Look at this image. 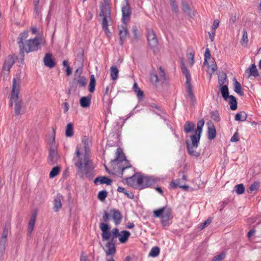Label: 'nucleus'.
Returning <instances> with one entry per match:
<instances>
[{"label": "nucleus", "instance_id": "obj_1", "mask_svg": "<svg viewBox=\"0 0 261 261\" xmlns=\"http://www.w3.org/2000/svg\"><path fill=\"white\" fill-rule=\"evenodd\" d=\"M73 161L82 174L84 172L86 177L89 178L93 177L95 173L93 163L86 153L83 154L80 152L78 147L76 148Z\"/></svg>", "mask_w": 261, "mask_h": 261}, {"label": "nucleus", "instance_id": "obj_2", "mask_svg": "<svg viewBox=\"0 0 261 261\" xmlns=\"http://www.w3.org/2000/svg\"><path fill=\"white\" fill-rule=\"evenodd\" d=\"M20 82L19 79L14 78L13 80L12 89L11 94L10 106L12 107L15 102L14 111L16 115H21L24 113V105L19 96Z\"/></svg>", "mask_w": 261, "mask_h": 261}, {"label": "nucleus", "instance_id": "obj_3", "mask_svg": "<svg viewBox=\"0 0 261 261\" xmlns=\"http://www.w3.org/2000/svg\"><path fill=\"white\" fill-rule=\"evenodd\" d=\"M112 166H115L114 169L116 172L122 176L124 171L132 167L126 157L122 150L120 148L117 149L116 157L111 161Z\"/></svg>", "mask_w": 261, "mask_h": 261}, {"label": "nucleus", "instance_id": "obj_4", "mask_svg": "<svg viewBox=\"0 0 261 261\" xmlns=\"http://www.w3.org/2000/svg\"><path fill=\"white\" fill-rule=\"evenodd\" d=\"M126 181L128 185L133 187L136 184L141 189L149 187L155 181L151 176H144L136 174L131 177L126 178Z\"/></svg>", "mask_w": 261, "mask_h": 261}, {"label": "nucleus", "instance_id": "obj_5", "mask_svg": "<svg viewBox=\"0 0 261 261\" xmlns=\"http://www.w3.org/2000/svg\"><path fill=\"white\" fill-rule=\"evenodd\" d=\"M42 43L41 40L39 38L36 37L34 39H30L25 41L23 48L20 50V55L21 56V61L24 60V53H29L35 51L40 48V44Z\"/></svg>", "mask_w": 261, "mask_h": 261}, {"label": "nucleus", "instance_id": "obj_6", "mask_svg": "<svg viewBox=\"0 0 261 261\" xmlns=\"http://www.w3.org/2000/svg\"><path fill=\"white\" fill-rule=\"evenodd\" d=\"M201 135L195 132L194 135L190 136L191 142L188 140L186 141L187 151L191 156L198 157L200 154L199 152L195 150V149L198 147L199 144Z\"/></svg>", "mask_w": 261, "mask_h": 261}, {"label": "nucleus", "instance_id": "obj_7", "mask_svg": "<svg viewBox=\"0 0 261 261\" xmlns=\"http://www.w3.org/2000/svg\"><path fill=\"white\" fill-rule=\"evenodd\" d=\"M153 216L155 218H162V224L165 226L169 224V221L173 218L171 208L164 206L153 211Z\"/></svg>", "mask_w": 261, "mask_h": 261}, {"label": "nucleus", "instance_id": "obj_8", "mask_svg": "<svg viewBox=\"0 0 261 261\" xmlns=\"http://www.w3.org/2000/svg\"><path fill=\"white\" fill-rule=\"evenodd\" d=\"M221 95L223 99L227 101L229 99V103L230 106V109L232 110H236L237 109V101L236 98L233 95L229 94V89L227 85H225L223 86H220L219 88Z\"/></svg>", "mask_w": 261, "mask_h": 261}, {"label": "nucleus", "instance_id": "obj_9", "mask_svg": "<svg viewBox=\"0 0 261 261\" xmlns=\"http://www.w3.org/2000/svg\"><path fill=\"white\" fill-rule=\"evenodd\" d=\"M181 70L182 73L185 75L186 77V86L188 96L190 98L192 103H193L195 100V98L193 92L192 86L190 83L191 75L188 69L186 68L184 63H182Z\"/></svg>", "mask_w": 261, "mask_h": 261}, {"label": "nucleus", "instance_id": "obj_10", "mask_svg": "<svg viewBox=\"0 0 261 261\" xmlns=\"http://www.w3.org/2000/svg\"><path fill=\"white\" fill-rule=\"evenodd\" d=\"M110 10L109 7L103 8L102 6L100 7L99 16L103 17L101 23L102 28L107 34L110 33L108 29V18H110Z\"/></svg>", "mask_w": 261, "mask_h": 261}, {"label": "nucleus", "instance_id": "obj_11", "mask_svg": "<svg viewBox=\"0 0 261 261\" xmlns=\"http://www.w3.org/2000/svg\"><path fill=\"white\" fill-rule=\"evenodd\" d=\"M122 21L124 24H127L129 21L132 15V9L128 0H124V3L121 7Z\"/></svg>", "mask_w": 261, "mask_h": 261}, {"label": "nucleus", "instance_id": "obj_12", "mask_svg": "<svg viewBox=\"0 0 261 261\" xmlns=\"http://www.w3.org/2000/svg\"><path fill=\"white\" fill-rule=\"evenodd\" d=\"M147 41L150 48L155 53L158 51V40L155 36L154 32L152 30H149L147 33Z\"/></svg>", "mask_w": 261, "mask_h": 261}, {"label": "nucleus", "instance_id": "obj_13", "mask_svg": "<svg viewBox=\"0 0 261 261\" xmlns=\"http://www.w3.org/2000/svg\"><path fill=\"white\" fill-rule=\"evenodd\" d=\"M56 147L55 146H53L51 148H49V154L47 158V163L50 165H53L57 163V161L60 159Z\"/></svg>", "mask_w": 261, "mask_h": 261}, {"label": "nucleus", "instance_id": "obj_14", "mask_svg": "<svg viewBox=\"0 0 261 261\" xmlns=\"http://www.w3.org/2000/svg\"><path fill=\"white\" fill-rule=\"evenodd\" d=\"M100 229L102 231V239L103 241H107L110 239L111 232L109 231L110 227L109 224L106 223L101 222L99 225Z\"/></svg>", "mask_w": 261, "mask_h": 261}, {"label": "nucleus", "instance_id": "obj_15", "mask_svg": "<svg viewBox=\"0 0 261 261\" xmlns=\"http://www.w3.org/2000/svg\"><path fill=\"white\" fill-rule=\"evenodd\" d=\"M110 212L112 214V218L115 225L120 224L122 219V216L120 212L117 210L112 208L110 210Z\"/></svg>", "mask_w": 261, "mask_h": 261}, {"label": "nucleus", "instance_id": "obj_16", "mask_svg": "<svg viewBox=\"0 0 261 261\" xmlns=\"http://www.w3.org/2000/svg\"><path fill=\"white\" fill-rule=\"evenodd\" d=\"M207 138L210 140H213L215 138L217 133L215 126L214 123L211 121L207 122Z\"/></svg>", "mask_w": 261, "mask_h": 261}, {"label": "nucleus", "instance_id": "obj_17", "mask_svg": "<svg viewBox=\"0 0 261 261\" xmlns=\"http://www.w3.org/2000/svg\"><path fill=\"white\" fill-rule=\"evenodd\" d=\"M15 63V60L13 57L11 55H9L5 60L3 69L9 71L10 69L12 68Z\"/></svg>", "mask_w": 261, "mask_h": 261}, {"label": "nucleus", "instance_id": "obj_18", "mask_svg": "<svg viewBox=\"0 0 261 261\" xmlns=\"http://www.w3.org/2000/svg\"><path fill=\"white\" fill-rule=\"evenodd\" d=\"M43 61L45 66L52 68L56 66V63L52 58V55L50 54H46Z\"/></svg>", "mask_w": 261, "mask_h": 261}, {"label": "nucleus", "instance_id": "obj_19", "mask_svg": "<svg viewBox=\"0 0 261 261\" xmlns=\"http://www.w3.org/2000/svg\"><path fill=\"white\" fill-rule=\"evenodd\" d=\"M246 73L247 74V77L248 79L251 76L256 77L259 75L256 65L254 64H251V65L246 70Z\"/></svg>", "mask_w": 261, "mask_h": 261}, {"label": "nucleus", "instance_id": "obj_20", "mask_svg": "<svg viewBox=\"0 0 261 261\" xmlns=\"http://www.w3.org/2000/svg\"><path fill=\"white\" fill-rule=\"evenodd\" d=\"M184 182L180 179L173 180L170 184V187L172 189H175L177 187L187 190L189 186L184 184Z\"/></svg>", "mask_w": 261, "mask_h": 261}, {"label": "nucleus", "instance_id": "obj_21", "mask_svg": "<svg viewBox=\"0 0 261 261\" xmlns=\"http://www.w3.org/2000/svg\"><path fill=\"white\" fill-rule=\"evenodd\" d=\"M106 248L105 249L107 255L114 254L116 252V247L115 244L113 242L109 241L106 244Z\"/></svg>", "mask_w": 261, "mask_h": 261}, {"label": "nucleus", "instance_id": "obj_22", "mask_svg": "<svg viewBox=\"0 0 261 261\" xmlns=\"http://www.w3.org/2000/svg\"><path fill=\"white\" fill-rule=\"evenodd\" d=\"M29 36V33L27 31H24L22 32L18 36L17 38V43L20 48V50L22 48H23V46L24 45L25 43L23 42Z\"/></svg>", "mask_w": 261, "mask_h": 261}, {"label": "nucleus", "instance_id": "obj_23", "mask_svg": "<svg viewBox=\"0 0 261 261\" xmlns=\"http://www.w3.org/2000/svg\"><path fill=\"white\" fill-rule=\"evenodd\" d=\"M95 185L99 184H106L107 185H110L112 182V180L110 179L107 176H99L97 177L94 181Z\"/></svg>", "mask_w": 261, "mask_h": 261}, {"label": "nucleus", "instance_id": "obj_24", "mask_svg": "<svg viewBox=\"0 0 261 261\" xmlns=\"http://www.w3.org/2000/svg\"><path fill=\"white\" fill-rule=\"evenodd\" d=\"M128 34V31L127 29V24H124L122 25L121 29H119V35L120 36V44H122L123 41L126 38Z\"/></svg>", "mask_w": 261, "mask_h": 261}, {"label": "nucleus", "instance_id": "obj_25", "mask_svg": "<svg viewBox=\"0 0 261 261\" xmlns=\"http://www.w3.org/2000/svg\"><path fill=\"white\" fill-rule=\"evenodd\" d=\"M91 95H89L87 96L82 97L80 100L81 106L84 108H87L90 107L91 103Z\"/></svg>", "mask_w": 261, "mask_h": 261}, {"label": "nucleus", "instance_id": "obj_26", "mask_svg": "<svg viewBox=\"0 0 261 261\" xmlns=\"http://www.w3.org/2000/svg\"><path fill=\"white\" fill-rule=\"evenodd\" d=\"M62 196L61 195H58L54 200V210L56 212H58L62 207Z\"/></svg>", "mask_w": 261, "mask_h": 261}, {"label": "nucleus", "instance_id": "obj_27", "mask_svg": "<svg viewBox=\"0 0 261 261\" xmlns=\"http://www.w3.org/2000/svg\"><path fill=\"white\" fill-rule=\"evenodd\" d=\"M195 128V124L189 121H187L185 122V125L184 126V132L188 134L193 132Z\"/></svg>", "mask_w": 261, "mask_h": 261}, {"label": "nucleus", "instance_id": "obj_28", "mask_svg": "<svg viewBox=\"0 0 261 261\" xmlns=\"http://www.w3.org/2000/svg\"><path fill=\"white\" fill-rule=\"evenodd\" d=\"M130 233L129 231L126 230H123L120 232V236L119 238V240L121 243H126L129 237L130 236Z\"/></svg>", "mask_w": 261, "mask_h": 261}, {"label": "nucleus", "instance_id": "obj_29", "mask_svg": "<svg viewBox=\"0 0 261 261\" xmlns=\"http://www.w3.org/2000/svg\"><path fill=\"white\" fill-rule=\"evenodd\" d=\"M9 231V225L8 223L6 224L5 227L2 233V237L1 239L0 243L6 244L7 241V236Z\"/></svg>", "mask_w": 261, "mask_h": 261}, {"label": "nucleus", "instance_id": "obj_30", "mask_svg": "<svg viewBox=\"0 0 261 261\" xmlns=\"http://www.w3.org/2000/svg\"><path fill=\"white\" fill-rule=\"evenodd\" d=\"M36 213L34 212L32 214L28 226V231L29 233H31L33 231L36 219Z\"/></svg>", "mask_w": 261, "mask_h": 261}, {"label": "nucleus", "instance_id": "obj_31", "mask_svg": "<svg viewBox=\"0 0 261 261\" xmlns=\"http://www.w3.org/2000/svg\"><path fill=\"white\" fill-rule=\"evenodd\" d=\"M73 83L79 84L81 87H85L87 84V81L84 76H79V77H74Z\"/></svg>", "mask_w": 261, "mask_h": 261}, {"label": "nucleus", "instance_id": "obj_32", "mask_svg": "<svg viewBox=\"0 0 261 261\" xmlns=\"http://www.w3.org/2000/svg\"><path fill=\"white\" fill-rule=\"evenodd\" d=\"M233 89L235 92L238 93L241 96H242L243 95V93L242 90V87L240 83L238 82L237 79L236 78H233Z\"/></svg>", "mask_w": 261, "mask_h": 261}, {"label": "nucleus", "instance_id": "obj_33", "mask_svg": "<svg viewBox=\"0 0 261 261\" xmlns=\"http://www.w3.org/2000/svg\"><path fill=\"white\" fill-rule=\"evenodd\" d=\"M74 134L73 124L72 123H68L65 130V135L67 137L73 136Z\"/></svg>", "mask_w": 261, "mask_h": 261}, {"label": "nucleus", "instance_id": "obj_34", "mask_svg": "<svg viewBox=\"0 0 261 261\" xmlns=\"http://www.w3.org/2000/svg\"><path fill=\"white\" fill-rule=\"evenodd\" d=\"M182 10L190 17H192L194 16V13L192 12V10L189 6L188 4L184 2L182 3Z\"/></svg>", "mask_w": 261, "mask_h": 261}, {"label": "nucleus", "instance_id": "obj_35", "mask_svg": "<svg viewBox=\"0 0 261 261\" xmlns=\"http://www.w3.org/2000/svg\"><path fill=\"white\" fill-rule=\"evenodd\" d=\"M247 117V114L245 112L242 111L239 113H238L236 115L235 120L236 121H244L246 120Z\"/></svg>", "mask_w": 261, "mask_h": 261}, {"label": "nucleus", "instance_id": "obj_36", "mask_svg": "<svg viewBox=\"0 0 261 261\" xmlns=\"http://www.w3.org/2000/svg\"><path fill=\"white\" fill-rule=\"evenodd\" d=\"M118 69L116 66H113L111 67V77L113 80L115 81L117 79L118 76Z\"/></svg>", "mask_w": 261, "mask_h": 261}, {"label": "nucleus", "instance_id": "obj_37", "mask_svg": "<svg viewBox=\"0 0 261 261\" xmlns=\"http://www.w3.org/2000/svg\"><path fill=\"white\" fill-rule=\"evenodd\" d=\"M96 85V81L94 75L90 76V81L89 85V91L91 93H93L95 90V87Z\"/></svg>", "mask_w": 261, "mask_h": 261}, {"label": "nucleus", "instance_id": "obj_38", "mask_svg": "<svg viewBox=\"0 0 261 261\" xmlns=\"http://www.w3.org/2000/svg\"><path fill=\"white\" fill-rule=\"evenodd\" d=\"M150 81L153 84H156L159 82V77L155 70H153L150 73Z\"/></svg>", "mask_w": 261, "mask_h": 261}, {"label": "nucleus", "instance_id": "obj_39", "mask_svg": "<svg viewBox=\"0 0 261 261\" xmlns=\"http://www.w3.org/2000/svg\"><path fill=\"white\" fill-rule=\"evenodd\" d=\"M61 167L60 166L54 167L49 173V177L54 178L58 175L60 173Z\"/></svg>", "mask_w": 261, "mask_h": 261}, {"label": "nucleus", "instance_id": "obj_40", "mask_svg": "<svg viewBox=\"0 0 261 261\" xmlns=\"http://www.w3.org/2000/svg\"><path fill=\"white\" fill-rule=\"evenodd\" d=\"M204 124V121L203 119L199 120L197 122V129H196V130H195V132H196L198 134L199 133V134H201L202 132V127H203Z\"/></svg>", "mask_w": 261, "mask_h": 261}, {"label": "nucleus", "instance_id": "obj_41", "mask_svg": "<svg viewBox=\"0 0 261 261\" xmlns=\"http://www.w3.org/2000/svg\"><path fill=\"white\" fill-rule=\"evenodd\" d=\"M117 191L119 192L123 193L129 198L133 199L134 198V195L133 194V193L127 192V191L124 188H123L122 187H119L117 189Z\"/></svg>", "mask_w": 261, "mask_h": 261}, {"label": "nucleus", "instance_id": "obj_42", "mask_svg": "<svg viewBox=\"0 0 261 261\" xmlns=\"http://www.w3.org/2000/svg\"><path fill=\"white\" fill-rule=\"evenodd\" d=\"M248 34L247 32L244 30L243 31V36L241 40V43L242 45H246L248 43Z\"/></svg>", "mask_w": 261, "mask_h": 261}, {"label": "nucleus", "instance_id": "obj_43", "mask_svg": "<svg viewBox=\"0 0 261 261\" xmlns=\"http://www.w3.org/2000/svg\"><path fill=\"white\" fill-rule=\"evenodd\" d=\"M107 196V191L106 190H102L98 193L97 198L101 201H104Z\"/></svg>", "mask_w": 261, "mask_h": 261}, {"label": "nucleus", "instance_id": "obj_44", "mask_svg": "<svg viewBox=\"0 0 261 261\" xmlns=\"http://www.w3.org/2000/svg\"><path fill=\"white\" fill-rule=\"evenodd\" d=\"M160 251V249L159 247L157 246L153 247L149 252V255L152 257H156L159 254Z\"/></svg>", "mask_w": 261, "mask_h": 261}, {"label": "nucleus", "instance_id": "obj_45", "mask_svg": "<svg viewBox=\"0 0 261 261\" xmlns=\"http://www.w3.org/2000/svg\"><path fill=\"white\" fill-rule=\"evenodd\" d=\"M227 76L225 73H223V74L219 76L218 83L219 86H223L224 84L226 82Z\"/></svg>", "mask_w": 261, "mask_h": 261}, {"label": "nucleus", "instance_id": "obj_46", "mask_svg": "<svg viewBox=\"0 0 261 261\" xmlns=\"http://www.w3.org/2000/svg\"><path fill=\"white\" fill-rule=\"evenodd\" d=\"M112 238L110 241L114 242V239L119 237L120 236V232L119 230L117 228H114L111 231Z\"/></svg>", "mask_w": 261, "mask_h": 261}, {"label": "nucleus", "instance_id": "obj_47", "mask_svg": "<svg viewBox=\"0 0 261 261\" xmlns=\"http://www.w3.org/2000/svg\"><path fill=\"white\" fill-rule=\"evenodd\" d=\"M235 190L238 194H242L245 192L244 186L242 184H239L235 186Z\"/></svg>", "mask_w": 261, "mask_h": 261}, {"label": "nucleus", "instance_id": "obj_48", "mask_svg": "<svg viewBox=\"0 0 261 261\" xmlns=\"http://www.w3.org/2000/svg\"><path fill=\"white\" fill-rule=\"evenodd\" d=\"M210 116L212 119L217 122H219L220 120L219 114L217 111H211L210 112Z\"/></svg>", "mask_w": 261, "mask_h": 261}, {"label": "nucleus", "instance_id": "obj_49", "mask_svg": "<svg viewBox=\"0 0 261 261\" xmlns=\"http://www.w3.org/2000/svg\"><path fill=\"white\" fill-rule=\"evenodd\" d=\"M170 4L172 7V11L177 13L178 12V7L175 0H170Z\"/></svg>", "mask_w": 261, "mask_h": 261}, {"label": "nucleus", "instance_id": "obj_50", "mask_svg": "<svg viewBox=\"0 0 261 261\" xmlns=\"http://www.w3.org/2000/svg\"><path fill=\"white\" fill-rule=\"evenodd\" d=\"M225 253L222 252L219 254L215 256L213 258L212 261H222L225 257Z\"/></svg>", "mask_w": 261, "mask_h": 261}, {"label": "nucleus", "instance_id": "obj_51", "mask_svg": "<svg viewBox=\"0 0 261 261\" xmlns=\"http://www.w3.org/2000/svg\"><path fill=\"white\" fill-rule=\"evenodd\" d=\"M6 249V244L0 243V261L3 259V256Z\"/></svg>", "mask_w": 261, "mask_h": 261}, {"label": "nucleus", "instance_id": "obj_52", "mask_svg": "<svg viewBox=\"0 0 261 261\" xmlns=\"http://www.w3.org/2000/svg\"><path fill=\"white\" fill-rule=\"evenodd\" d=\"M212 221L211 218H208L206 220H205L204 222L202 223L199 226V228L202 230L204 229L205 227L209 225Z\"/></svg>", "mask_w": 261, "mask_h": 261}, {"label": "nucleus", "instance_id": "obj_53", "mask_svg": "<svg viewBox=\"0 0 261 261\" xmlns=\"http://www.w3.org/2000/svg\"><path fill=\"white\" fill-rule=\"evenodd\" d=\"M211 53H210V50L207 48L206 49V50H205V52L204 54V65L208 63L207 60L208 59H211Z\"/></svg>", "mask_w": 261, "mask_h": 261}, {"label": "nucleus", "instance_id": "obj_54", "mask_svg": "<svg viewBox=\"0 0 261 261\" xmlns=\"http://www.w3.org/2000/svg\"><path fill=\"white\" fill-rule=\"evenodd\" d=\"M53 133H54V136L51 137L50 141H49V145H50L49 148H51L53 147V146H55L56 147V149H57V145L56 143L55 138V129H54V128H53Z\"/></svg>", "mask_w": 261, "mask_h": 261}, {"label": "nucleus", "instance_id": "obj_55", "mask_svg": "<svg viewBox=\"0 0 261 261\" xmlns=\"http://www.w3.org/2000/svg\"><path fill=\"white\" fill-rule=\"evenodd\" d=\"M258 188V184L256 182H254L249 187L248 192L251 193L252 191L257 190Z\"/></svg>", "mask_w": 261, "mask_h": 261}, {"label": "nucleus", "instance_id": "obj_56", "mask_svg": "<svg viewBox=\"0 0 261 261\" xmlns=\"http://www.w3.org/2000/svg\"><path fill=\"white\" fill-rule=\"evenodd\" d=\"M110 219V215L106 211H104L103 215L102 216V220L104 222L103 223L108 222Z\"/></svg>", "mask_w": 261, "mask_h": 261}, {"label": "nucleus", "instance_id": "obj_57", "mask_svg": "<svg viewBox=\"0 0 261 261\" xmlns=\"http://www.w3.org/2000/svg\"><path fill=\"white\" fill-rule=\"evenodd\" d=\"M188 58L189 60H190V65L191 66H193L194 63V54L193 53H190L187 54Z\"/></svg>", "mask_w": 261, "mask_h": 261}, {"label": "nucleus", "instance_id": "obj_58", "mask_svg": "<svg viewBox=\"0 0 261 261\" xmlns=\"http://www.w3.org/2000/svg\"><path fill=\"white\" fill-rule=\"evenodd\" d=\"M178 174L179 176H181V180L185 183L187 180L186 173L184 171H180Z\"/></svg>", "mask_w": 261, "mask_h": 261}, {"label": "nucleus", "instance_id": "obj_59", "mask_svg": "<svg viewBox=\"0 0 261 261\" xmlns=\"http://www.w3.org/2000/svg\"><path fill=\"white\" fill-rule=\"evenodd\" d=\"M219 23H220V22L218 19H215L214 21V23H213V24L212 26V30L216 32V29L219 27Z\"/></svg>", "mask_w": 261, "mask_h": 261}, {"label": "nucleus", "instance_id": "obj_60", "mask_svg": "<svg viewBox=\"0 0 261 261\" xmlns=\"http://www.w3.org/2000/svg\"><path fill=\"white\" fill-rule=\"evenodd\" d=\"M132 32L133 33V39L137 40L138 39V36H137V28L136 26H134L132 28Z\"/></svg>", "mask_w": 261, "mask_h": 261}, {"label": "nucleus", "instance_id": "obj_61", "mask_svg": "<svg viewBox=\"0 0 261 261\" xmlns=\"http://www.w3.org/2000/svg\"><path fill=\"white\" fill-rule=\"evenodd\" d=\"M239 139L238 133L237 132H236L234 134V135H233V136L231 137L230 141L232 142H238V141H239Z\"/></svg>", "mask_w": 261, "mask_h": 261}, {"label": "nucleus", "instance_id": "obj_62", "mask_svg": "<svg viewBox=\"0 0 261 261\" xmlns=\"http://www.w3.org/2000/svg\"><path fill=\"white\" fill-rule=\"evenodd\" d=\"M136 93L137 94V97L139 100L143 98L144 96V93L142 90H138L136 92Z\"/></svg>", "mask_w": 261, "mask_h": 261}, {"label": "nucleus", "instance_id": "obj_63", "mask_svg": "<svg viewBox=\"0 0 261 261\" xmlns=\"http://www.w3.org/2000/svg\"><path fill=\"white\" fill-rule=\"evenodd\" d=\"M82 72V68H77L75 72L74 73V77H79V76H81V74Z\"/></svg>", "mask_w": 261, "mask_h": 261}, {"label": "nucleus", "instance_id": "obj_64", "mask_svg": "<svg viewBox=\"0 0 261 261\" xmlns=\"http://www.w3.org/2000/svg\"><path fill=\"white\" fill-rule=\"evenodd\" d=\"M208 35L211 41H213L215 36V31L212 30L211 33H208Z\"/></svg>", "mask_w": 261, "mask_h": 261}]
</instances>
